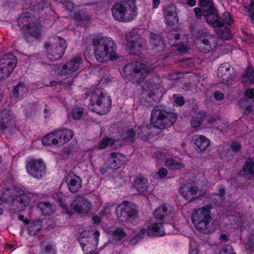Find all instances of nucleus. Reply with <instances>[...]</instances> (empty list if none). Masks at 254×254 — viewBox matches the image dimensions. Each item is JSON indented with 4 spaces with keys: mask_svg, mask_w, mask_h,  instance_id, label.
I'll list each match as a JSON object with an SVG mask.
<instances>
[{
    "mask_svg": "<svg viewBox=\"0 0 254 254\" xmlns=\"http://www.w3.org/2000/svg\"><path fill=\"white\" fill-rule=\"evenodd\" d=\"M35 20V19L32 14L28 12H26L22 14L18 18V26L24 31L25 28H28L29 26L32 24V23H34Z\"/></svg>",
    "mask_w": 254,
    "mask_h": 254,
    "instance_id": "29",
    "label": "nucleus"
},
{
    "mask_svg": "<svg viewBox=\"0 0 254 254\" xmlns=\"http://www.w3.org/2000/svg\"><path fill=\"white\" fill-rule=\"evenodd\" d=\"M17 64V58L11 53L5 55L0 60V80L7 78Z\"/></svg>",
    "mask_w": 254,
    "mask_h": 254,
    "instance_id": "11",
    "label": "nucleus"
},
{
    "mask_svg": "<svg viewBox=\"0 0 254 254\" xmlns=\"http://www.w3.org/2000/svg\"><path fill=\"white\" fill-rule=\"evenodd\" d=\"M198 188L191 185H184L180 189L181 195L189 202H191L199 196Z\"/></svg>",
    "mask_w": 254,
    "mask_h": 254,
    "instance_id": "20",
    "label": "nucleus"
},
{
    "mask_svg": "<svg viewBox=\"0 0 254 254\" xmlns=\"http://www.w3.org/2000/svg\"><path fill=\"white\" fill-rule=\"evenodd\" d=\"M107 209H105L104 211L102 212V211H101L100 215V216H99L98 215H95L93 217V220L94 222V223L96 224H98L101 222V218L103 216V214L104 213V212L105 210H107Z\"/></svg>",
    "mask_w": 254,
    "mask_h": 254,
    "instance_id": "62",
    "label": "nucleus"
},
{
    "mask_svg": "<svg viewBox=\"0 0 254 254\" xmlns=\"http://www.w3.org/2000/svg\"><path fill=\"white\" fill-rule=\"evenodd\" d=\"M76 19L79 21H87L90 18L88 16L83 15L81 14H79L76 16Z\"/></svg>",
    "mask_w": 254,
    "mask_h": 254,
    "instance_id": "64",
    "label": "nucleus"
},
{
    "mask_svg": "<svg viewBox=\"0 0 254 254\" xmlns=\"http://www.w3.org/2000/svg\"><path fill=\"white\" fill-rule=\"evenodd\" d=\"M31 201V197L27 194H22L12 197V205L16 207L18 211L25 210Z\"/></svg>",
    "mask_w": 254,
    "mask_h": 254,
    "instance_id": "21",
    "label": "nucleus"
},
{
    "mask_svg": "<svg viewBox=\"0 0 254 254\" xmlns=\"http://www.w3.org/2000/svg\"><path fill=\"white\" fill-rule=\"evenodd\" d=\"M37 207L40 209L43 215H50L55 211V207L49 202H40L38 203Z\"/></svg>",
    "mask_w": 254,
    "mask_h": 254,
    "instance_id": "34",
    "label": "nucleus"
},
{
    "mask_svg": "<svg viewBox=\"0 0 254 254\" xmlns=\"http://www.w3.org/2000/svg\"><path fill=\"white\" fill-rule=\"evenodd\" d=\"M90 101L89 108L100 115L107 114L111 108L112 101L110 98L103 93L99 89L91 93Z\"/></svg>",
    "mask_w": 254,
    "mask_h": 254,
    "instance_id": "6",
    "label": "nucleus"
},
{
    "mask_svg": "<svg viewBox=\"0 0 254 254\" xmlns=\"http://www.w3.org/2000/svg\"><path fill=\"white\" fill-rule=\"evenodd\" d=\"M165 165L169 169L172 170H176L184 167V165L172 158H168L165 161Z\"/></svg>",
    "mask_w": 254,
    "mask_h": 254,
    "instance_id": "36",
    "label": "nucleus"
},
{
    "mask_svg": "<svg viewBox=\"0 0 254 254\" xmlns=\"http://www.w3.org/2000/svg\"><path fill=\"white\" fill-rule=\"evenodd\" d=\"M135 132L132 128L127 129L123 134L124 138L128 143H132L134 141Z\"/></svg>",
    "mask_w": 254,
    "mask_h": 254,
    "instance_id": "42",
    "label": "nucleus"
},
{
    "mask_svg": "<svg viewBox=\"0 0 254 254\" xmlns=\"http://www.w3.org/2000/svg\"><path fill=\"white\" fill-rule=\"evenodd\" d=\"M113 169L110 164L106 161L100 168V172L101 174H105L109 170Z\"/></svg>",
    "mask_w": 254,
    "mask_h": 254,
    "instance_id": "52",
    "label": "nucleus"
},
{
    "mask_svg": "<svg viewBox=\"0 0 254 254\" xmlns=\"http://www.w3.org/2000/svg\"><path fill=\"white\" fill-rule=\"evenodd\" d=\"M240 175L248 179L254 177V159L248 158L247 160L240 172Z\"/></svg>",
    "mask_w": 254,
    "mask_h": 254,
    "instance_id": "27",
    "label": "nucleus"
},
{
    "mask_svg": "<svg viewBox=\"0 0 254 254\" xmlns=\"http://www.w3.org/2000/svg\"><path fill=\"white\" fill-rule=\"evenodd\" d=\"M245 249L250 254H251L254 251V244L248 240L245 243Z\"/></svg>",
    "mask_w": 254,
    "mask_h": 254,
    "instance_id": "56",
    "label": "nucleus"
},
{
    "mask_svg": "<svg viewBox=\"0 0 254 254\" xmlns=\"http://www.w3.org/2000/svg\"><path fill=\"white\" fill-rule=\"evenodd\" d=\"M54 134L58 141V145H62L71 139L74 133L71 130L63 128L54 131Z\"/></svg>",
    "mask_w": 254,
    "mask_h": 254,
    "instance_id": "22",
    "label": "nucleus"
},
{
    "mask_svg": "<svg viewBox=\"0 0 254 254\" xmlns=\"http://www.w3.org/2000/svg\"><path fill=\"white\" fill-rule=\"evenodd\" d=\"M165 21L166 24L170 27L173 26H177L179 22L177 15L165 17Z\"/></svg>",
    "mask_w": 254,
    "mask_h": 254,
    "instance_id": "46",
    "label": "nucleus"
},
{
    "mask_svg": "<svg viewBox=\"0 0 254 254\" xmlns=\"http://www.w3.org/2000/svg\"><path fill=\"white\" fill-rule=\"evenodd\" d=\"M211 208L212 206L208 204L195 209L191 214L192 221L195 228L205 234H211L215 230L212 223H210Z\"/></svg>",
    "mask_w": 254,
    "mask_h": 254,
    "instance_id": "4",
    "label": "nucleus"
},
{
    "mask_svg": "<svg viewBox=\"0 0 254 254\" xmlns=\"http://www.w3.org/2000/svg\"><path fill=\"white\" fill-rule=\"evenodd\" d=\"M27 173L33 178L40 179L46 174V168L42 160L30 159L26 164Z\"/></svg>",
    "mask_w": 254,
    "mask_h": 254,
    "instance_id": "12",
    "label": "nucleus"
},
{
    "mask_svg": "<svg viewBox=\"0 0 254 254\" xmlns=\"http://www.w3.org/2000/svg\"><path fill=\"white\" fill-rule=\"evenodd\" d=\"M127 46L130 50H138L142 47L143 44V39L136 33L129 34L127 36Z\"/></svg>",
    "mask_w": 254,
    "mask_h": 254,
    "instance_id": "26",
    "label": "nucleus"
},
{
    "mask_svg": "<svg viewBox=\"0 0 254 254\" xmlns=\"http://www.w3.org/2000/svg\"><path fill=\"white\" fill-rule=\"evenodd\" d=\"M221 254H236L232 247L230 245H227L224 247V250L221 252Z\"/></svg>",
    "mask_w": 254,
    "mask_h": 254,
    "instance_id": "54",
    "label": "nucleus"
},
{
    "mask_svg": "<svg viewBox=\"0 0 254 254\" xmlns=\"http://www.w3.org/2000/svg\"><path fill=\"white\" fill-rule=\"evenodd\" d=\"M148 181L144 177L139 176L134 180V187L140 193H144L147 192Z\"/></svg>",
    "mask_w": 254,
    "mask_h": 254,
    "instance_id": "31",
    "label": "nucleus"
},
{
    "mask_svg": "<svg viewBox=\"0 0 254 254\" xmlns=\"http://www.w3.org/2000/svg\"><path fill=\"white\" fill-rule=\"evenodd\" d=\"M204 12L205 20L209 25L218 28H223V23L220 20L218 11L215 7L211 8Z\"/></svg>",
    "mask_w": 254,
    "mask_h": 254,
    "instance_id": "17",
    "label": "nucleus"
},
{
    "mask_svg": "<svg viewBox=\"0 0 254 254\" xmlns=\"http://www.w3.org/2000/svg\"><path fill=\"white\" fill-rule=\"evenodd\" d=\"M71 206L77 213L86 214L91 209L92 205L91 202L81 194L75 197Z\"/></svg>",
    "mask_w": 254,
    "mask_h": 254,
    "instance_id": "13",
    "label": "nucleus"
},
{
    "mask_svg": "<svg viewBox=\"0 0 254 254\" xmlns=\"http://www.w3.org/2000/svg\"><path fill=\"white\" fill-rule=\"evenodd\" d=\"M164 18L177 15L176 13V6L171 4L166 7L164 9Z\"/></svg>",
    "mask_w": 254,
    "mask_h": 254,
    "instance_id": "43",
    "label": "nucleus"
},
{
    "mask_svg": "<svg viewBox=\"0 0 254 254\" xmlns=\"http://www.w3.org/2000/svg\"><path fill=\"white\" fill-rule=\"evenodd\" d=\"M45 252L47 254H56V251L54 247L51 245H48L46 246Z\"/></svg>",
    "mask_w": 254,
    "mask_h": 254,
    "instance_id": "59",
    "label": "nucleus"
},
{
    "mask_svg": "<svg viewBox=\"0 0 254 254\" xmlns=\"http://www.w3.org/2000/svg\"><path fill=\"white\" fill-rule=\"evenodd\" d=\"M81 63L82 59L80 58H74L63 65L60 72L62 75L71 74L78 69Z\"/></svg>",
    "mask_w": 254,
    "mask_h": 254,
    "instance_id": "19",
    "label": "nucleus"
},
{
    "mask_svg": "<svg viewBox=\"0 0 254 254\" xmlns=\"http://www.w3.org/2000/svg\"><path fill=\"white\" fill-rule=\"evenodd\" d=\"M64 181L68 186L69 191L72 193L78 192L82 186L81 178L73 172H69L64 178Z\"/></svg>",
    "mask_w": 254,
    "mask_h": 254,
    "instance_id": "16",
    "label": "nucleus"
},
{
    "mask_svg": "<svg viewBox=\"0 0 254 254\" xmlns=\"http://www.w3.org/2000/svg\"><path fill=\"white\" fill-rule=\"evenodd\" d=\"M72 113L73 118L75 120H79L83 115V109L79 107L74 108L73 109Z\"/></svg>",
    "mask_w": 254,
    "mask_h": 254,
    "instance_id": "48",
    "label": "nucleus"
},
{
    "mask_svg": "<svg viewBox=\"0 0 254 254\" xmlns=\"http://www.w3.org/2000/svg\"><path fill=\"white\" fill-rule=\"evenodd\" d=\"M47 51V56L51 61H56L62 58L67 47L65 41L61 37L51 38L45 43Z\"/></svg>",
    "mask_w": 254,
    "mask_h": 254,
    "instance_id": "7",
    "label": "nucleus"
},
{
    "mask_svg": "<svg viewBox=\"0 0 254 254\" xmlns=\"http://www.w3.org/2000/svg\"><path fill=\"white\" fill-rule=\"evenodd\" d=\"M183 75L181 72H174L169 75V78L171 80H176L181 78Z\"/></svg>",
    "mask_w": 254,
    "mask_h": 254,
    "instance_id": "55",
    "label": "nucleus"
},
{
    "mask_svg": "<svg viewBox=\"0 0 254 254\" xmlns=\"http://www.w3.org/2000/svg\"><path fill=\"white\" fill-rule=\"evenodd\" d=\"M113 239L116 241H119L127 236L126 233L121 227L116 228L112 231Z\"/></svg>",
    "mask_w": 254,
    "mask_h": 254,
    "instance_id": "38",
    "label": "nucleus"
},
{
    "mask_svg": "<svg viewBox=\"0 0 254 254\" xmlns=\"http://www.w3.org/2000/svg\"><path fill=\"white\" fill-rule=\"evenodd\" d=\"M241 144L237 141L233 142L228 150H231L234 153H237L241 150Z\"/></svg>",
    "mask_w": 254,
    "mask_h": 254,
    "instance_id": "50",
    "label": "nucleus"
},
{
    "mask_svg": "<svg viewBox=\"0 0 254 254\" xmlns=\"http://www.w3.org/2000/svg\"><path fill=\"white\" fill-rule=\"evenodd\" d=\"M215 37L211 35H206L205 37H200L198 43L200 50L204 53H207L212 49Z\"/></svg>",
    "mask_w": 254,
    "mask_h": 254,
    "instance_id": "28",
    "label": "nucleus"
},
{
    "mask_svg": "<svg viewBox=\"0 0 254 254\" xmlns=\"http://www.w3.org/2000/svg\"><path fill=\"white\" fill-rule=\"evenodd\" d=\"M203 120V118L201 115H197L192 119L191 125L192 127L197 128L201 125Z\"/></svg>",
    "mask_w": 254,
    "mask_h": 254,
    "instance_id": "45",
    "label": "nucleus"
},
{
    "mask_svg": "<svg viewBox=\"0 0 254 254\" xmlns=\"http://www.w3.org/2000/svg\"><path fill=\"white\" fill-rule=\"evenodd\" d=\"M244 94L248 98L254 99V88L247 89Z\"/></svg>",
    "mask_w": 254,
    "mask_h": 254,
    "instance_id": "57",
    "label": "nucleus"
},
{
    "mask_svg": "<svg viewBox=\"0 0 254 254\" xmlns=\"http://www.w3.org/2000/svg\"><path fill=\"white\" fill-rule=\"evenodd\" d=\"M217 76L222 82L233 80L235 78L234 69L229 63H223L218 68Z\"/></svg>",
    "mask_w": 254,
    "mask_h": 254,
    "instance_id": "15",
    "label": "nucleus"
},
{
    "mask_svg": "<svg viewBox=\"0 0 254 254\" xmlns=\"http://www.w3.org/2000/svg\"><path fill=\"white\" fill-rule=\"evenodd\" d=\"M47 3V0H32L30 8L35 11L43 10Z\"/></svg>",
    "mask_w": 254,
    "mask_h": 254,
    "instance_id": "37",
    "label": "nucleus"
},
{
    "mask_svg": "<svg viewBox=\"0 0 254 254\" xmlns=\"http://www.w3.org/2000/svg\"><path fill=\"white\" fill-rule=\"evenodd\" d=\"M177 118L176 114L168 112L162 106H157L151 111L150 124L154 128L164 129L172 126Z\"/></svg>",
    "mask_w": 254,
    "mask_h": 254,
    "instance_id": "5",
    "label": "nucleus"
},
{
    "mask_svg": "<svg viewBox=\"0 0 254 254\" xmlns=\"http://www.w3.org/2000/svg\"><path fill=\"white\" fill-rule=\"evenodd\" d=\"M125 156L121 153L112 152L110 154L107 161L113 169H117L124 164Z\"/></svg>",
    "mask_w": 254,
    "mask_h": 254,
    "instance_id": "25",
    "label": "nucleus"
},
{
    "mask_svg": "<svg viewBox=\"0 0 254 254\" xmlns=\"http://www.w3.org/2000/svg\"><path fill=\"white\" fill-rule=\"evenodd\" d=\"M25 89V85L23 82H19L13 88V94L15 97H17L20 93H23Z\"/></svg>",
    "mask_w": 254,
    "mask_h": 254,
    "instance_id": "47",
    "label": "nucleus"
},
{
    "mask_svg": "<svg viewBox=\"0 0 254 254\" xmlns=\"http://www.w3.org/2000/svg\"><path fill=\"white\" fill-rule=\"evenodd\" d=\"M204 9H203L202 8L200 9L199 7H195L194 9V12L195 13L196 17L197 18H201V16L204 17Z\"/></svg>",
    "mask_w": 254,
    "mask_h": 254,
    "instance_id": "58",
    "label": "nucleus"
},
{
    "mask_svg": "<svg viewBox=\"0 0 254 254\" xmlns=\"http://www.w3.org/2000/svg\"><path fill=\"white\" fill-rule=\"evenodd\" d=\"M195 144L200 151H204L210 145V141L205 136L196 135L194 136Z\"/></svg>",
    "mask_w": 254,
    "mask_h": 254,
    "instance_id": "33",
    "label": "nucleus"
},
{
    "mask_svg": "<svg viewBox=\"0 0 254 254\" xmlns=\"http://www.w3.org/2000/svg\"><path fill=\"white\" fill-rule=\"evenodd\" d=\"M23 31L25 38L28 42H32L41 37L40 27L38 23L35 22L32 23V24L25 28Z\"/></svg>",
    "mask_w": 254,
    "mask_h": 254,
    "instance_id": "18",
    "label": "nucleus"
},
{
    "mask_svg": "<svg viewBox=\"0 0 254 254\" xmlns=\"http://www.w3.org/2000/svg\"><path fill=\"white\" fill-rule=\"evenodd\" d=\"M15 129L13 115L9 111L3 110L0 113V129L13 131Z\"/></svg>",
    "mask_w": 254,
    "mask_h": 254,
    "instance_id": "14",
    "label": "nucleus"
},
{
    "mask_svg": "<svg viewBox=\"0 0 254 254\" xmlns=\"http://www.w3.org/2000/svg\"><path fill=\"white\" fill-rule=\"evenodd\" d=\"M173 213L171 207L162 205L158 207L153 212V215L156 219L164 220L168 219Z\"/></svg>",
    "mask_w": 254,
    "mask_h": 254,
    "instance_id": "24",
    "label": "nucleus"
},
{
    "mask_svg": "<svg viewBox=\"0 0 254 254\" xmlns=\"http://www.w3.org/2000/svg\"><path fill=\"white\" fill-rule=\"evenodd\" d=\"M10 190L6 189L5 191L3 193V198L0 197V205L3 203L6 202V200L8 198H11L10 194L11 193L9 192Z\"/></svg>",
    "mask_w": 254,
    "mask_h": 254,
    "instance_id": "51",
    "label": "nucleus"
},
{
    "mask_svg": "<svg viewBox=\"0 0 254 254\" xmlns=\"http://www.w3.org/2000/svg\"><path fill=\"white\" fill-rule=\"evenodd\" d=\"M242 82L244 86L254 83V72L252 67L248 66L242 74Z\"/></svg>",
    "mask_w": 254,
    "mask_h": 254,
    "instance_id": "30",
    "label": "nucleus"
},
{
    "mask_svg": "<svg viewBox=\"0 0 254 254\" xmlns=\"http://www.w3.org/2000/svg\"><path fill=\"white\" fill-rule=\"evenodd\" d=\"M44 145H58V141L57 140L54 134V131L45 135L42 140Z\"/></svg>",
    "mask_w": 254,
    "mask_h": 254,
    "instance_id": "35",
    "label": "nucleus"
},
{
    "mask_svg": "<svg viewBox=\"0 0 254 254\" xmlns=\"http://www.w3.org/2000/svg\"><path fill=\"white\" fill-rule=\"evenodd\" d=\"M150 43L153 46L152 49L156 52H159L163 50L164 45L160 37L154 34L150 36Z\"/></svg>",
    "mask_w": 254,
    "mask_h": 254,
    "instance_id": "32",
    "label": "nucleus"
},
{
    "mask_svg": "<svg viewBox=\"0 0 254 254\" xmlns=\"http://www.w3.org/2000/svg\"><path fill=\"white\" fill-rule=\"evenodd\" d=\"M95 57L97 61L103 63L108 60H116L118 56L115 52L116 46L110 38H93L92 40Z\"/></svg>",
    "mask_w": 254,
    "mask_h": 254,
    "instance_id": "2",
    "label": "nucleus"
},
{
    "mask_svg": "<svg viewBox=\"0 0 254 254\" xmlns=\"http://www.w3.org/2000/svg\"><path fill=\"white\" fill-rule=\"evenodd\" d=\"M99 236L98 231L86 230L81 233L78 242L86 254H91L96 250Z\"/></svg>",
    "mask_w": 254,
    "mask_h": 254,
    "instance_id": "8",
    "label": "nucleus"
},
{
    "mask_svg": "<svg viewBox=\"0 0 254 254\" xmlns=\"http://www.w3.org/2000/svg\"><path fill=\"white\" fill-rule=\"evenodd\" d=\"M149 133L148 126L142 125L139 127L138 130L137 135L141 139L145 140L148 135H149Z\"/></svg>",
    "mask_w": 254,
    "mask_h": 254,
    "instance_id": "39",
    "label": "nucleus"
},
{
    "mask_svg": "<svg viewBox=\"0 0 254 254\" xmlns=\"http://www.w3.org/2000/svg\"><path fill=\"white\" fill-rule=\"evenodd\" d=\"M223 19V23H225V24L230 25L233 23V19L231 14L228 12H224L222 16Z\"/></svg>",
    "mask_w": 254,
    "mask_h": 254,
    "instance_id": "49",
    "label": "nucleus"
},
{
    "mask_svg": "<svg viewBox=\"0 0 254 254\" xmlns=\"http://www.w3.org/2000/svg\"><path fill=\"white\" fill-rule=\"evenodd\" d=\"M220 119L218 117H211L208 119L207 122L209 124L216 125L218 122H220Z\"/></svg>",
    "mask_w": 254,
    "mask_h": 254,
    "instance_id": "61",
    "label": "nucleus"
},
{
    "mask_svg": "<svg viewBox=\"0 0 254 254\" xmlns=\"http://www.w3.org/2000/svg\"><path fill=\"white\" fill-rule=\"evenodd\" d=\"M217 34L222 39L229 40L232 38V35L230 33V30L225 27L223 29L219 28L217 30Z\"/></svg>",
    "mask_w": 254,
    "mask_h": 254,
    "instance_id": "40",
    "label": "nucleus"
},
{
    "mask_svg": "<svg viewBox=\"0 0 254 254\" xmlns=\"http://www.w3.org/2000/svg\"><path fill=\"white\" fill-rule=\"evenodd\" d=\"M136 0H119L111 7L114 19L122 22L131 21L137 15Z\"/></svg>",
    "mask_w": 254,
    "mask_h": 254,
    "instance_id": "3",
    "label": "nucleus"
},
{
    "mask_svg": "<svg viewBox=\"0 0 254 254\" xmlns=\"http://www.w3.org/2000/svg\"><path fill=\"white\" fill-rule=\"evenodd\" d=\"M162 225L161 223H153L151 224L148 228L147 231L145 228H142L139 231V233L136 236V238L138 239L140 236V238L143 236L145 232H147V236H162L164 233L163 232Z\"/></svg>",
    "mask_w": 254,
    "mask_h": 254,
    "instance_id": "23",
    "label": "nucleus"
},
{
    "mask_svg": "<svg viewBox=\"0 0 254 254\" xmlns=\"http://www.w3.org/2000/svg\"><path fill=\"white\" fill-rule=\"evenodd\" d=\"M29 234L31 235L34 236L37 234L40 229L35 225H32L28 227Z\"/></svg>",
    "mask_w": 254,
    "mask_h": 254,
    "instance_id": "53",
    "label": "nucleus"
},
{
    "mask_svg": "<svg viewBox=\"0 0 254 254\" xmlns=\"http://www.w3.org/2000/svg\"><path fill=\"white\" fill-rule=\"evenodd\" d=\"M198 4L204 11L215 7L213 0H198Z\"/></svg>",
    "mask_w": 254,
    "mask_h": 254,
    "instance_id": "41",
    "label": "nucleus"
},
{
    "mask_svg": "<svg viewBox=\"0 0 254 254\" xmlns=\"http://www.w3.org/2000/svg\"><path fill=\"white\" fill-rule=\"evenodd\" d=\"M99 236L98 231L86 230L81 233L78 242L86 254H91L96 250Z\"/></svg>",
    "mask_w": 254,
    "mask_h": 254,
    "instance_id": "9",
    "label": "nucleus"
},
{
    "mask_svg": "<svg viewBox=\"0 0 254 254\" xmlns=\"http://www.w3.org/2000/svg\"><path fill=\"white\" fill-rule=\"evenodd\" d=\"M116 212L118 220L121 222L131 221L137 217L138 214L135 206L126 201H123L117 206Z\"/></svg>",
    "mask_w": 254,
    "mask_h": 254,
    "instance_id": "10",
    "label": "nucleus"
},
{
    "mask_svg": "<svg viewBox=\"0 0 254 254\" xmlns=\"http://www.w3.org/2000/svg\"><path fill=\"white\" fill-rule=\"evenodd\" d=\"M114 142V139L111 138H106L105 139H103L99 142V148L101 149H105L109 145H112Z\"/></svg>",
    "mask_w": 254,
    "mask_h": 254,
    "instance_id": "44",
    "label": "nucleus"
},
{
    "mask_svg": "<svg viewBox=\"0 0 254 254\" xmlns=\"http://www.w3.org/2000/svg\"><path fill=\"white\" fill-rule=\"evenodd\" d=\"M151 70L147 65L138 62L129 63L124 68V74L128 80L140 85L143 90H151L153 87L154 80L145 79Z\"/></svg>",
    "mask_w": 254,
    "mask_h": 254,
    "instance_id": "1",
    "label": "nucleus"
},
{
    "mask_svg": "<svg viewBox=\"0 0 254 254\" xmlns=\"http://www.w3.org/2000/svg\"><path fill=\"white\" fill-rule=\"evenodd\" d=\"M214 98L218 101H221L224 98V95L219 91H216L213 94Z\"/></svg>",
    "mask_w": 254,
    "mask_h": 254,
    "instance_id": "60",
    "label": "nucleus"
},
{
    "mask_svg": "<svg viewBox=\"0 0 254 254\" xmlns=\"http://www.w3.org/2000/svg\"><path fill=\"white\" fill-rule=\"evenodd\" d=\"M167 170L164 168H160L158 171V175L161 178L165 177L167 175Z\"/></svg>",
    "mask_w": 254,
    "mask_h": 254,
    "instance_id": "63",
    "label": "nucleus"
}]
</instances>
